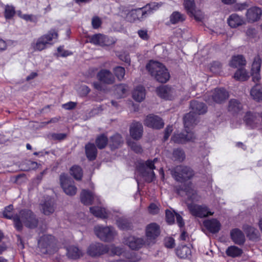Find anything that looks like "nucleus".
Instances as JSON below:
<instances>
[{
    "label": "nucleus",
    "instance_id": "nucleus-1",
    "mask_svg": "<svg viewBox=\"0 0 262 262\" xmlns=\"http://www.w3.org/2000/svg\"><path fill=\"white\" fill-rule=\"evenodd\" d=\"M13 221L17 230H21L23 224L29 228H33L37 226L38 223L33 212L26 209L21 210L18 215H15Z\"/></svg>",
    "mask_w": 262,
    "mask_h": 262
},
{
    "label": "nucleus",
    "instance_id": "nucleus-2",
    "mask_svg": "<svg viewBox=\"0 0 262 262\" xmlns=\"http://www.w3.org/2000/svg\"><path fill=\"white\" fill-rule=\"evenodd\" d=\"M146 69L159 82L165 83L169 79L170 74L167 69L160 62L151 60L146 65Z\"/></svg>",
    "mask_w": 262,
    "mask_h": 262
},
{
    "label": "nucleus",
    "instance_id": "nucleus-3",
    "mask_svg": "<svg viewBox=\"0 0 262 262\" xmlns=\"http://www.w3.org/2000/svg\"><path fill=\"white\" fill-rule=\"evenodd\" d=\"M190 105L192 112L187 114L184 117V124L186 128L190 124H196V114H203L207 111L206 105L202 102L193 100L191 101Z\"/></svg>",
    "mask_w": 262,
    "mask_h": 262
},
{
    "label": "nucleus",
    "instance_id": "nucleus-4",
    "mask_svg": "<svg viewBox=\"0 0 262 262\" xmlns=\"http://www.w3.org/2000/svg\"><path fill=\"white\" fill-rule=\"evenodd\" d=\"M57 32L52 30L34 40L31 45L34 51H41L53 45V40L57 38Z\"/></svg>",
    "mask_w": 262,
    "mask_h": 262
},
{
    "label": "nucleus",
    "instance_id": "nucleus-5",
    "mask_svg": "<svg viewBox=\"0 0 262 262\" xmlns=\"http://www.w3.org/2000/svg\"><path fill=\"white\" fill-rule=\"evenodd\" d=\"M158 7V4L154 3L145 7L133 10L128 14L127 19L130 22H134L137 20H142L152 13V10H156Z\"/></svg>",
    "mask_w": 262,
    "mask_h": 262
},
{
    "label": "nucleus",
    "instance_id": "nucleus-6",
    "mask_svg": "<svg viewBox=\"0 0 262 262\" xmlns=\"http://www.w3.org/2000/svg\"><path fill=\"white\" fill-rule=\"evenodd\" d=\"M172 174L174 179L181 182L191 178L193 175V171L189 167L179 165L172 171Z\"/></svg>",
    "mask_w": 262,
    "mask_h": 262
},
{
    "label": "nucleus",
    "instance_id": "nucleus-7",
    "mask_svg": "<svg viewBox=\"0 0 262 262\" xmlns=\"http://www.w3.org/2000/svg\"><path fill=\"white\" fill-rule=\"evenodd\" d=\"M158 161V159L155 158L153 161L147 160L143 166L139 169L142 176L147 182H152L155 177L153 170L156 168L155 164Z\"/></svg>",
    "mask_w": 262,
    "mask_h": 262
},
{
    "label": "nucleus",
    "instance_id": "nucleus-8",
    "mask_svg": "<svg viewBox=\"0 0 262 262\" xmlns=\"http://www.w3.org/2000/svg\"><path fill=\"white\" fill-rule=\"evenodd\" d=\"M94 231L98 237L105 242L112 241L116 234L115 230L112 227L98 225L95 227Z\"/></svg>",
    "mask_w": 262,
    "mask_h": 262
},
{
    "label": "nucleus",
    "instance_id": "nucleus-9",
    "mask_svg": "<svg viewBox=\"0 0 262 262\" xmlns=\"http://www.w3.org/2000/svg\"><path fill=\"white\" fill-rule=\"evenodd\" d=\"M211 96L210 98H205V101L209 104H212L213 102L221 103L228 98L229 95L224 89H216L212 92Z\"/></svg>",
    "mask_w": 262,
    "mask_h": 262
},
{
    "label": "nucleus",
    "instance_id": "nucleus-10",
    "mask_svg": "<svg viewBox=\"0 0 262 262\" xmlns=\"http://www.w3.org/2000/svg\"><path fill=\"white\" fill-rule=\"evenodd\" d=\"M188 208L192 215L199 217H204L213 214L205 205L191 204L188 205Z\"/></svg>",
    "mask_w": 262,
    "mask_h": 262
},
{
    "label": "nucleus",
    "instance_id": "nucleus-11",
    "mask_svg": "<svg viewBox=\"0 0 262 262\" xmlns=\"http://www.w3.org/2000/svg\"><path fill=\"white\" fill-rule=\"evenodd\" d=\"M61 186L64 192L69 195H74L77 192V188L72 180L68 178L65 174H61L60 177Z\"/></svg>",
    "mask_w": 262,
    "mask_h": 262
},
{
    "label": "nucleus",
    "instance_id": "nucleus-12",
    "mask_svg": "<svg viewBox=\"0 0 262 262\" xmlns=\"http://www.w3.org/2000/svg\"><path fill=\"white\" fill-rule=\"evenodd\" d=\"M193 125V124H190L186 128L184 126L185 130L187 134L185 135L181 133L174 134L172 137L171 140H172L174 143L181 144L185 143L188 141H193L195 139V136L192 132L189 131V127Z\"/></svg>",
    "mask_w": 262,
    "mask_h": 262
},
{
    "label": "nucleus",
    "instance_id": "nucleus-13",
    "mask_svg": "<svg viewBox=\"0 0 262 262\" xmlns=\"http://www.w3.org/2000/svg\"><path fill=\"white\" fill-rule=\"evenodd\" d=\"M260 115L257 113L248 112L244 117V121L247 126L250 128H255L260 124Z\"/></svg>",
    "mask_w": 262,
    "mask_h": 262
},
{
    "label": "nucleus",
    "instance_id": "nucleus-14",
    "mask_svg": "<svg viewBox=\"0 0 262 262\" xmlns=\"http://www.w3.org/2000/svg\"><path fill=\"white\" fill-rule=\"evenodd\" d=\"M109 251L108 248L100 243L91 245L88 249V253L91 256H98Z\"/></svg>",
    "mask_w": 262,
    "mask_h": 262
},
{
    "label": "nucleus",
    "instance_id": "nucleus-15",
    "mask_svg": "<svg viewBox=\"0 0 262 262\" xmlns=\"http://www.w3.org/2000/svg\"><path fill=\"white\" fill-rule=\"evenodd\" d=\"M124 243L130 249L137 250L141 248L144 245L145 241L142 237L130 236L124 238Z\"/></svg>",
    "mask_w": 262,
    "mask_h": 262
},
{
    "label": "nucleus",
    "instance_id": "nucleus-16",
    "mask_svg": "<svg viewBox=\"0 0 262 262\" xmlns=\"http://www.w3.org/2000/svg\"><path fill=\"white\" fill-rule=\"evenodd\" d=\"M181 191L185 192L188 199L192 202L198 201L199 199V196L194 190L193 186L191 182L184 185L181 189H178V193L181 194Z\"/></svg>",
    "mask_w": 262,
    "mask_h": 262
},
{
    "label": "nucleus",
    "instance_id": "nucleus-17",
    "mask_svg": "<svg viewBox=\"0 0 262 262\" xmlns=\"http://www.w3.org/2000/svg\"><path fill=\"white\" fill-rule=\"evenodd\" d=\"M144 124L153 128L160 129L163 127L164 124L163 120L159 117L149 115L145 119Z\"/></svg>",
    "mask_w": 262,
    "mask_h": 262
},
{
    "label": "nucleus",
    "instance_id": "nucleus-18",
    "mask_svg": "<svg viewBox=\"0 0 262 262\" xmlns=\"http://www.w3.org/2000/svg\"><path fill=\"white\" fill-rule=\"evenodd\" d=\"M90 42L94 45L100 46H107L114 43L107 36L101 34H97L92 36L91 38Z\"/></svg>",
    "mask_w": 262,
    "mask_h": 262
},
{
    "label": "nucleus",
    "instance_id": "nucleus-19",
    "mask_svg": "<svg viewBox=\"0 0 262 262\" xmlns=\"http://www.w3.org/2000/svg\"><path fill=\"white\" fill-rule=\"evenodd\" d=\"M156 93L160 97L166 100L172 99L175 94L174 90L167 85H163L157 88Z\"/></svg>",
    "mask_w": 262,
    "mask_h": 262
},
{
    "label": "nucleus",
    "instance_id": "nucleus-20",
    "mask_svg": "<svg viewBox=\"0 0 262 262\" xmlns=\"http://www.w3.org/2000/svg\"><path fill=\"white\" fill-rule=\"evenodd\" d=\"M261 67V60L259 57L254 58L251 69V74L252 80L254 82H257L260 79V70Z\"/></svg>",
    "mask_w": 262,
    "mask_h": 262
},
{
    "label": "nucleus",
    "instance_id": "nucleus-21",
    "mask_svg": "<svg viewBox=\"0 0 262 262\" xmlns=\"http://www.w3.org/2000/svg\"><path fill=\"white\" fill-rule=\"evenodd\" d=\"M98 80L102 83L112 84L115 82V78L110 71L106 69L100 70L97 75Z\"/></svg>",
    "mask_w": 262,
    "mask_h": 262
},
{
    "label": "nucleus",
    "instance_id": "nucleus-22",
    "mask_svg": "<svg viewBox=\"0 0 262 262\" xmlns=\"http://www.w3.org/2000/svg\"><path fill=\"white\" fill-rule=\"evenodd\" d=\"M143 130L142 124L138 122H133L130 126V135L133 139L136 140H139L141 138Z\"/></svg>",
    "mask_w": 262,
    "mask_h": 262
},
{
    "label": "nucleus",
    "instance_id": "nucleus-23",
    "mask_svg": "<svg viewBox=\"0 0 262 262\" xmlns=\"http://www.w3.org/2000/svg\"><path fill=\"white\" fill-rule=\"evenodd\" d=\"M203 225L208 231L213 233L218 232L221 228L220 223L214 219L204 221Z\"/></svg>",
    "mask_w": 262,
    "mask_h": 262
},
{
    "label": "nucleus",
    "instance_id": "nucleus-24",
    "mask_svg": "<svg viewBox=\"0 0 262 262\" xmlns=\"http://www.w3.org/2000/svg\"><path fill=\"white\" fill-rule=\"evenodd\" d=\"M261 13L259 8L253 7L247 10L246 16L249 21L254 22L259 19Z\"/></svg>",
    "mask_w": 262,
    "mask_h": 262
},
{
    "label": "nucleus",
    "instance_id": "nucleus-25",
    "mask_svg": "<svg viewBox=\"0 0 262 262\" xmlns=\"http://www.w3.org/2000/svg\"><path fill=\"white\" fill-rule=\"evenodd\" d=\"M230 236L233 242L237 245H241L245 243V235L242 231L238 229H232L230 232Z\"/></svg>",
    "mask_w": 262,
    "mask_h": 262
},
{
    "label": "nucleus",
    "instance_id": "nucleus-26",
    "mask_svg": "<svg viewBox=\"0 0 262 262\" xmlns=\"http://www.w3.org/2000/svg\"><path fill=\"white\" fill-rule=\"evenodd\" d=\"M160 227L156 223H151L147 226L146 235L149 239H155L160 234Z\"/></svg>",
    "mask_w": 262,
    "mask_h": 262
},
{
    "label": "nucleus",
    "instance_id": "nucleus-27",
    "mask_svg": "<svg viewBox=\"0 0 262 262\" xmlns=\"http://www.w3.org/2000/svg\"><path fill=\"white\" fill-rule=\"evenodd\" d=\"M176 254L181 258H189L191 255V250L190 247L181 245L176 249Z\"/></svg>",
    "mask_w": 262,
    "mask_h": 262
},
{
    "label": "nucleus",
    "instance_id": "nucleus-28",
    "mask_svg": "<svg viewBox=\"0 0 262 262\" xmlns=\"http://www.w3.org/2000/svg\"><path fill=\"white\" fill-rule=\"evenodd\" d=\"M227 22L231 28H236L243 24L244 20L242 17L234 13L229 16Z\"/></svg>",
    "mask_w": 262,
    "mask_h": 262
},
{
    "label": "nucleus",
    "instance_id": "nucleus-29",
    "mask_svg": "<svg viewBox=\"0 0 262 262\" xmlns=\"http://www.w3.org/2000/svg\"><path fill=\"white\" fill-rule=\"evenodd\" d=\"M85 151L86 157L90 160L96 159L97 154V148L93 143H89L85 145Z\"/></svg>",
    "mask_w": 262,
    "mask_h": 262
},
{
    "label": "nucleus",
    "instance_id": "nucleus-30",
    "mask_svg": "<svg viewBox=\"0 0 262 262\" xmlns=\"http://www.w3.org/2000/svg\"><path fill=\"white\" fill-rule=\"evenodd\" d=\"M133 97L137 101L141 102L145 97V90L143 86L139 85L137 86L133 92Z\"/></svg>",
    "mask_w": 262,
    "mask_h": 262
},
{
    "label": "nucleus",
    "instance_id": "nucleus-31",
    "mask_svg": "<svg viewBox=\"0 0 262 262\" xmlns=\"http://www.w3.org/2000/svg\"><path fill=\"white\" fill-rule=\"evenodd\" d=\"M95 196L94 194L90 191L83 189L82 190L80 194V199L81 202L86 205H91Z\"/></svg>",
    "mask_w": 262,
    "mask_h": 262
},
{
    "label": "nucleus",
    "instance_id": "nucleus-32",
    "mask_svg": "<svg viewBox=\"0 0 262 262\" xmlns=\"http://www.w3.org/2000/svg\"><path fill=\"white\" fill-rule=\"evenodd\" d=\"M54 241V237L51 235H44L38 240V244L39 247L46 248L50 246Z\"/></svg>",
    "mask_w": 262,
    "mask_h": 262
},
{
    "label": "nucleus",
    "instance_id": "nucleus-33",
    "mask_svg": "<svg viewBox=\"0 0 262 262\" xmlns=\"http://www.w3.org/2000/svg\"><path fill=\"white\" fill-rule=\"evenodd\" d=\"M55 210L53 201L50 199L42 205V211L45 215H48L54 212Z\"/></svg>",
    "mask_w": 262,
    "mask_h": 262
},
{
    "label": "nucleus",
    "instance_id": "nucleus-34",
    "mask_svg": "<svg viewBox=\"0 0 262 262\" xmlns=\"http://www.w3.org/2000/svg\"><path fill=\"white\" fill-rule=\"evenodd\" d=\"M251 96L257 101L262 100V85L256 84L250 92Z\"/></svg>",
    "mask_w": 262,
    "mask_h": 262
},
{
    "label": "nucleus",
    "instance_id": "nucleus-35",
    "mask_svg": "<svg viewBox=\"0 0 262 262\" xmlns=\"http://www.w3.org/2000/svg\"><path fill=\"white\" fill-rule=\"evenodd\" d=\"M90 212L95 216L100 218H106L108 216L106 209L99 206L93 207L90 208Z\"/></svg>",
    "mask_w": 262,
    "mask_h": 262
},
{
    "label": "nucleus",
    "instance_id": "nucleus-36",
    "mask_svg": "<svg viewBox=\"0 0 262 262\" xmlns=\"http://www.w3.org/2000/svg\"><path fill=\"white\" fill-rule=\"evenodd\" d=\"M246 64V61L242 55L233 56L229 63L230 66L233 68L245 66Z\"/></svg>",
    "mask_w": 262,
    "mask_h": 262
},
{
    "label": "nucleus",
    "instance_id": "nucleus-37",
    "mask_svg": "<svg viewBox=\"0 0 262 262\" xmlns=\"http://www.w3.org/2000/svg\"><path fill=\"white\" fill-rule=\"evenodd\" d=\"M82 255V252L76 247L71 246L67 249V255L71 259H77Z\"/></svg>",
    "mask_w": 262,
    "mask_h": 262
},
{
    "label": "nucleus",
    "instance_id": "nucleus-38",
    "mask_svg": "<svg viewBox=\"0 0 262 262\" xmlns=\"http://www.w3.org/2000/svg\"><path fill=\"white\" fill-rule=\"evenodd\" d=\"M234 78L236 80L244 81L248 79L249 75L246 69L241 68L235 73Z\"/></svg>",
    "mask_w": 262,
    "mask_h": 262
},
{
    "label": "nucleus",
    "instance_id": "nucleus-39",
    "mask_svg": "<svg viewBox=\"0 0 262 262\" xmlns=\"http://www.w3.org/2000/svg\"><path fill=\"white\" fill-rule=\"evenodd\" d=\"M226 253L229 256L236 257L242 254L243 250L235 246H231L226 249Z\"/></svg>",
    "mask_w": 262,
    "mask_h": 262
},
{
    "label": "nucleus",
    "instance_id": "nucleus-40",
    "mask_svg": "<svg viewBox=\"0 0 262 262\" xmlns=\"http://www.w3.org/2000/svg\"><path fill=\"white\" fill-rule=\"evenodd\" d=\"M122 256L123 258L120 260L121 261L136 262L140 259V257L134 252L124 251Z\"/></svg>",
    "mask_w": 262,
    "mask_h": 262
},
{
    "label": "nucleus",
    "instance_id": "nucleus-41",
    "mask_svg": "<svg viewBox=\"0 0 262 262\" xmlns=\"http://www.w3.org/2000/svg\"><path fill=\"white\" fill-rule=\"evenodd\" d=\"M242 107V104L236 99H231L229 101L228 110L233 113L238 112Z\"/></svg>",
    "mask_w": 262,
    "mask_h": 262
},
{
    "label": "nucleus",
    "instance_id": "nucleus-42",
    "mask_svg": "<svg viewBox=\"0 0 262 262\" xmlns=\"http://www.w3.org/2000/svg\"><path fill=\"white\" fill-rule=\"evenodd\" d=\"M185 19V16L178 11L173 12L170 16V21L172 24L183 22Z\"/></svg>",
    "mask_w": 262,
    "mask_h": 262
},
{
    "label": "nucleus",
    "instance_id": "nucleus-43",
    "mask_svg": "<svg viewBox=\"0 0 262 262\" xmlns=\"http://www.w3.org/2000/svg\"><path fill=\"white\" fill-rule=\"evenodd\" d=\"M122 141L121 135L116 134L110 138V145L112 148H116L122 143Z\"/></svg>",
    "mask_w": 262,
    "mask_h": 262
},
{
    "label": "nucleus",
    "instance_id": "nucleus-44",
    "mask_svg": "<svg viewBox=\"0 0 262 262\" xmlns=\"http://www.w3.org/2000/svg\"><path fill=\"white\" fill-rule=\"evenodd\" d=\"M15 14V8L12 5H6L4 8V16L6 19H11Z\"/></svg>",
    "mask_w": 262,
    "mask_h": 262
},
{
    "label": "nucleus",
    "instance_id": "nucleus-45",
    "mask_svg": "<svg viewBox=\"0 0 262 262\" xmlns=\"http://www.w3.org/2000/svg\"><path fill=\"white\" fill-rule=\"evenodd\" d=\"M70 173L77 180H80L82 176V169L80 167L78 166H74L71 167Z\"/></svg>",
    "mask_w": 262,
    "mask_h": 262
},
{
    "label": "nucleus",
    "instance_id": "nucleus-46",
    "mask_svg": "<svg viewBox=\"0 0 262 262\" xmlns=\"http://www.w3.org/2000/svg\"><path fill=\"white\" fill-rule=\"evenodd\" d=\"M108 142L107 138L104 135L98 137L96 140V144L99 149L104 148Z\"/></svg>",
    "mask_w": 262,
    "mask_h": 262
},
{
    "label": "nucleus",
    "instance_id": "nucleus-47",
    "mask_svg": "<svg viewBox=\"0 0 262 262\" xmlns=\"http://www.w3.org/2000/svg\"><path fill=\"white\" fill-rule=\"evenodd\" d=\"M127 90V86L125 84H119L115 86L116 94L119 98L123 97Z\"/></svg>",
    "mask_w": 262,
    "mask_h": 262
},
{
    "label": "nucleus",
    "instance_id": "nucleus-48",
    "mask_svg": "<svg viewBox=\"0 0 262 262\" xmlns=\"http://www.w3.org/2000/svg\"><path fill=\"white\" fill-rule=\"evenodd\" d=\"M172 157L174 160L182 162L185 158V154L183 150L176 149L173 151Z\"/></svg>",
    "mask_w": 262,
    "mask_h": 262
},
{
    "label": "nucleus",
    "instance_id": "nucleus-49",
    "mask_svg": "<svg viewBox=\"0 0 262 262\" xmlns=\"http://www.w3.org/2000/svg\"><path fill=\"white\" fill-rule=\"evenodd\" d=\"M114 72L119 80L123 79L125 75V69L122 67H117L114 69Z\"/></svg>",
    "mask_w": 262,
    "mask_h": 262
},
{
    "label": "nucleus",
    "instance_id": "nucleus-50",
    "mask_svg": "<svg viewBox=\"0 0 262 262\" xmlns=\"http://www.w3.org/2000/svg\"><path fill=\"white\" fill-rule=\"evenodd\" d=\"M184 6L188 13H192L193 9L195 8L193 0H184Z\"/></svg>",
    "mask_w": 262,
    "mask_h": 262
},
{
    "label": "nucleus",
    "instance_id": "nucleus-51",
    "mask_svg": "<svg viewBox=\"0 0 262 262\" xmlns=\"http://www.w3.org/2000/svg\"><path fill=\"white\" fill-rule=\"evenodd\" d=\"M12 210L13 206L11 205L6 207L3 213L4 217L8 219H13L14 216L13 215Z\"/></svg>",
    "mask_w": 262,
    "mask_h": 262
},
{
    "label": "nucleus",
    "instance_id": "nucleus-52",
    "mask_svg": "<svg viewBox=\"0 0 262 262\" xmlns=\"http://www.w3.org/2000/svg\"><path fill=\"white\" fill-rule=\"evenodd\" d=\"M117 225L119 228L125 230L130 228V223L126 219H120L117 221Z\"/></svg>",
    "mask_w": 262,
    "mask_h": 262
},
{
    "label": "nucleus",
    "instance_id": "nucleus-53",
    "mask_svg": "<svg viewBox=\"0 0 262 262\" xmlns=\"http://www.w3.org/2000/svg\"><path fill=\"white\" fill-rule=\"evenodd\" d=\"M190 16H193L194 19L197 21H201L203 18V14L200 10H196L194 8L193 9L192 13H188Z\"/></svg>",
    "mask_w": 262,
    "mask_h": 262
},
{
    "label": "nucleus",
    "instance_id": "nucleus-54",
    "mask_svg": "<svg viewBox=\"0 0 262 262\" xmlns=\"http://www.w3.org/2000/svg\"><path fill=\"white\" fill-rule=\"evenodd\" d=\"M128 145L135 152L141 153L142 152V148L141 146L137 143L133 141H128Z\"/></svg>",
    "mask_w": 262,
    "mask_h": 262
},
{
    "label": "nucleus",
    "instance_id": "nucleus-55",
    "mask_svg": "<svg viewBox=\"0 0 262 262\" xmlns=\"http://www.w3.org/2000/svg\"><path fill=\"white\" fill-rule=\"evenodd\" d=\"M247 236H249V238L251 239L257 238L258 231L256 229L250 227L248 229Z\"/></svg>",
    "mask_w": 262,
    "mask_h": 262
},
{
    "label": "nucleus",
    "instance_id": "nucleus-56",
    "mask_svg": "<svg viewBox=\"0 0 262 262\" xmlns=\"http://www.w3.org/2000/svg\"><path fill=\"white\" fill-rule=\"evenodd\" d=\"M166 219L167 222L169 224H172L174 221V213L169 210H166Z\"/></svg>",
    "mask_w": 262,
    "mask_h": 262
},
{
    "label": "nucleus",
    "instance_id": "nucleus-57",
    "mask_svg": "<svg viewBox=\"0 0 262 262\" xmlns=\"http://www.w3.org/2000/svg\"><path fill=\"white\" fill-rule=\"evenodd\" d=\"M110 250L112 254L119 256H123V253L124 252L122 248L118 247L112 246L110 248Z\"/></svg>",
    "mask_w": 262,
    "mask_h": 262
},
{
    "label": "nucleus",
    "instance_id": "nucleus-58",
    "mask_svg": "<svg viewBox=\"0 0 262 262\" xmlns=\"http://www.w3.org/2000/svg\"><path fill=\"white\" fill-rule=\"evenodd\" d=\"M102 24L101 19L98 16H94L92 19V25L94 29H98Z\"/></svg>",
    "mask_w": 262,
    "mask_h": 262
},
{
    "label": "nucleus",
    "instance_id": "nucleus-59",
    "mask_svg": "<svg viewBox=\"0 0 262 262\" xmlns=\"http://www.w3.org/2000/svg\"><path fill=\"white\" fill-rule=\"evenodd\" d=\"M164 244L167 248H172L174 246V240L172 237H167L165 239Z\"/></svg>",
    "mask_w": 262,
    "mask_h": 262
},
{
    "label": "nucleus",
    "instance_id": "nucleus-60",
    "mask_svg": "<svg viewBox=\"0 0 262 262\" xmlns=\"http://www.w3.org/2000/svg\"><path fill=\"white\" fill-rule=\"evenodd\" d=\"M149 212L152 214H156L159 212V208L155 204H151L148 207Z\"/></svg>",
    "mask_w": 262,
    "mask_h": 262
},
{
    "label": "nucleus",
    "instance_id": "nucleus-61",
    "mask_svg": "<svg viewBox=\"0 0 262 262\" xmlns=\"http://www.w3.org/2000/svg\"><path fill=\"white\" fill-rule=\"evenodd\" d=\"M172 131V126L168 125L166 127V128L165 130V132H164V141H166L168 139V138H169Z\"/></svg>",
    "mask_w": 262,
    "mask_h": 262
},
{
    "label": "nucleus",
    "instance_id": "nucleus-62",
    "mask_svg": "<svg viewBox=\"0 0 262 262\" xmlns=\"http://www.w3.org/2000/svg\"><path fill=\"white\" fill-rule=\"evenodd\" d=\"M221 64L219 62H214L210 67V70L213 72H216L221 69Z\"/></svg>",
    "mask_w": 262,
    "mask_h": 262
},
{
    "label": "nucleus",
    "instance_id": "nucleus-63",
    "mask_svg": "<svg viewBox=\"0 0 262 262\" xmlns=\"http://www.w3.org/2000/svg\"><path fill=\"white\" fill-rule=\"evenodd\" d=\"M256 30L253 28H249L246 31L247 36L251 38H254L256 35Z\"/></svg>",
    "mask_w": 262,
    "mask_h": 262
},
{
    "label": "nucleus",
    "instance_id": "nucleus-64",
    "mask_svg": "<svg viewBox=\"0 0 262 262\" xmlns=\"http://www.w3.org/2000/svg\"><path fill=\"white\" fill-rule=\"evenodd\" d=\"M138 34L140 38L146 40L148 38L147 32L146 30H140L138 32Z\"/></svg>",
    "mask_w": 262,
    "mask_h": 262
}]
</instances>
